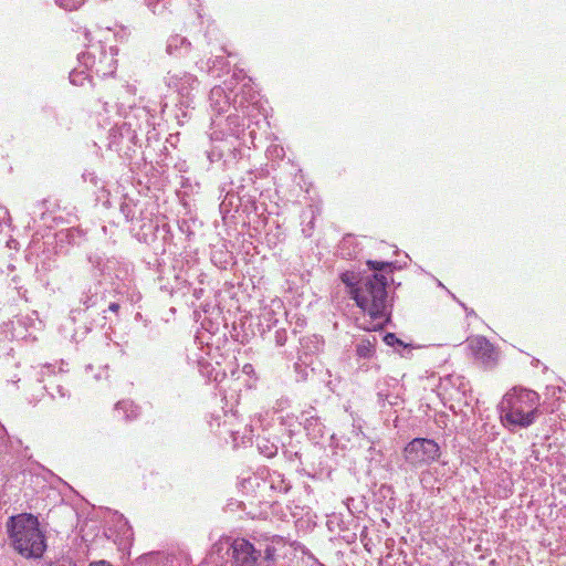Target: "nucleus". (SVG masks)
<instances>
[{"mask_svg": "<svg viewBox=\"0 0 566 566\" xmlns=\"http://www.w3.org/2000/svg\"><path fill=\"white\" fill-rule=\"evenodd\" d=\"M374 274L361 277L354 284L348 273L342 275L343 282L350 287V293L356 304L369 315L371 322L364 326L365 329L376 331L382 328L389 319V305L387 298V277L382 274L391 271L390 262L367 261Z\"/></svg>", "mask_w": 566, "mask_h": 566, "instance_id": "obj_1", "label": "nucleus"}, {"mask_svg": "<svg viewBox=\"0 0 566 566\" xmlns=\"http://www.w3.org/2000/svg\"><path fill=\"white\" fill-rule=\"evenodd\" d=\"M539 407L541 398L536 391L514 387L503 396L499 405L501 421L510 431L528 428L542 415Z\"/></svg>", "mask_w": 566, "mask_h": 566, "instance_id": "obj_2", "label": "nucleus"}, {"mask_svg": "<svg viewBox=\"0 0 566 566\" xmlns=\"http://www.w3.org/2000/svg\"><path fill=\"white\" fill-rule=\"evenodd\" d=\"M254 103H248L241 98L234 99V114H230L226 119L213 118L211 123L210 138L213 143L221 142L223 146L216 155L214 151L209 154V159H220L226 153L231 154L234 158L240 154V147L245 143L244 140V126L243 118L251 116L255 109Z\"/></svg>", "mask_w": 566, "mask_h": 566, "instance_id": "obj_3", "label": "nucleus"}, {"mask_svg": "<svg viewBox=\"0 0 566 566\" xmlns=\"http://www.w3.org/2000/svg\"><path fill=\"white\" fill-rule=\"evenodd\" d=\"M76 41L80 42L78 46L86 49L77 53L78 69H73V75L76 73L78 76L84 74L85 71L95 70L97 75H107L114 73L116 69V60L114 55L116 50L111 46L107 52L101 42L93 43L91 34L86 29L76 30ZM91 76L87 75L86 78ZM85 80V77H84ZM83 85V78L76 80L73 76V85Z\"/></svg>", "mask_w": 566, "mask_h": 566, "instance_id": "obj_4", "label": "nucleus"}, {"mask_svg": "<svg viewBox=\"0 0 566 566\" xmlns=\"http://www.w3.org/2000/svg\"><path fill=\"white\" fill-rule=\"evenodd\" d=\"M8 532L17 552L27 558H39L46 548L45 537L39 521L31 514H20L10 518Z\"/></svg>", "mask_w": 566, "mask_h": 566, "instance_id": "obj_5", "label": "nucleus"}, {"mask_svg": "<svg viewBox=\"0 0 566 566\" xmlns=\"http://www.w3.org/2000/svg\"><path fill=\"white\" fill-rule=\"evenodd\" d=\"M106 527L103 537L113 541L118 549L126 551L132 546L133 530L123 514L107 511L105 513Z\"/></svg>", "mask_w": 566, "mask_h": 566, "instance_id": "obj_6", "label": "nucleus"}, {"mask_svg": "<svg viewBox=\"0 0 566 566\" xmlns=\"http://www.w3.org/2000/svg\"><path fill=\"white\" fill-rule=\"evenodd\" d=\"M439 455V446L430 439L416 438L405 448L406 461L412 465L430 463L436 461Z\"/></svg>", "mask_w": 566, "mask_h": 566, "instance_id": "obj_7", "label": "nucleus"}, {"mask_svg": "<svg viewBox=\"0 0 566 566\" xmlns=\"http://www.w3.org/2000/svg\"><path fill=\"white\" fill-rule=\"evenodd\" d=\"M166 83L169 88L178 94L181 106L188 108L192 105L193 91L199 86L196 76L186 72L169 73L166 77Z\"/></svg>", "mask_w": 566, "mask_h": 566, "instance_id": "obj_8", "label": "nucleus"}, {"mask_svg": "<svg viewBox=\"0 0 566 566\" xmlns=\"http://www.w3.org/2000/svg\"><path fill=\"white\" fill-rule=\"evenodd\" d=\"M234 81H237L235 75L229 82H224V86L217 85L212 87V90L210 91V108L217 115L227 113L231 107L234 108V99H241V97L239 98L238 94H235L233 99L231 98V94L233 93L234 90ZM242 98L245 102V104L249 103L245 101L243 96Z\"/></svg>", "mask_w": 566, "mask_h": 566, "instance_id": "obj_9", "label": "nucleus"}, {"mask_svg": "<svg viewBox=\"0 0 566 566\" xmlns=\"http://www.w3.org/2000/svg\"><path fill=\"white\" fill-rule=\"evenodd\" d=\"M468 348L473 358L484 368L491 369L497 365L499 352L485 337L474 336L469 338Z\"/></svg>", "mask_w": 566, "mask_h": 566, "instance_id": "obj_10", "label": "nucleus"}, {"mask_svg": "<svg viewBox=\"0 0 566 566\" xmlns=\"http://www.w3.org/2000/svg\"><path fill=\"white\" fill-rule=\"evenodd\" d=\"M232 566H259L260 553L244 538H235L230 546Z\"/></svg>", "mask_w": 566, "mask_h": 566, "instance_id": "obj_11", "label": "nucleus"}, {"mask_svg": "<svg viewBox=\"0 0 566 566\" xmlns=\"http://www.w3.org/2000/svg\"><path fill=\"white\" fill-rule=\"evenodd\" d=\"M78 533L82 542L85 543L86 547L90 548L95 539H104L105 537L99 536V520L98 513L95 510H91L85 518L78 514Z\"/></svg>", "mask_w": 566, "mask_h": 566, "instance_id": "obj_12", "label": "nucleus"}, {"mask_svg": "<svg viewBox=\"0 0 566 566\" xmlns=\"http://www.w3.org/2000/svg\"><path fill=\"white\" fill-rule=\"evenodd\" d=\"M284 314L283 303L279 298H273L261 308L260 321L265 328L271 329L279 322V317Z\"/></svg>", "mask_w": 566, "mask_h": 566, "instance_id": "obj_13", "label": "nucleus"}, {"mask_svg": "<svg viewBox=\"0 0 566 566\" xmlns=\"http://www.w3.org/2000/svg\"><path fill=\"white\" fill-rule=\"evenodd\" d=\"M115 417L124 420L136 419L139 415L138 407L130 400L118 401L115 406Z\"/></svg>", "mask_w": 566, "mask_h": 566, "instance_id": "obj_14", "label": "nucleus"}, {"mask_svg": "<svg viewBox=\"0 0 566 566\" xmlns=\"http://www.w3.org/2000/svg\"><path fill=\"white\" fill-rule=\"evenodd\" d=\"M49 388L52 395L56 391L61 397H65L69 391L67 376L63 374L54 376L49 382Z\"/></svg>", "mask_w": 566, "mask_h": 566, "instance_id": "obj_15", "label": "nucleus"}, {"mask_svg": "<svg viewBox=\"0 0 566 566\" xmlns=\"http://www.w3.org/2000/svg\"><path fill=\"white\" fill-rule=\"evenodd\" d=\"M375 343H376V338L373 337V339H361L357 345H356V355L357 357L359 358H364V359H369L374 356L375 354Z\"/></svg>", "mask_w": 566, "mask_h": 566, "instance_id": "obj_16", "label": "nucleus"}, {"mask_svg": "<svg viewBox=\"0 0 566 566\" xmlns=\"http://www.w3.org/2000/svg\"><path fill=\"white\" fill-rule=\"evenodd\" d=\"M190 42L178 34L171 35L167 42V52L169 54H176L178 51H188Z\"/></svg>", "mask_w": 566, "mask_h": 566, "instance_id": "obj_17", "label": "nucleus"}, {"mask_svg": "<svg viewBox=\"0 0 566 566\" xmlns=\"http://www.w3.org/2000/svg\"><path fill=\"white\" fill-rule=\"evenodd\" d=\"M251 430L248 427H244V430L241 432L240 430H231L230 434L232 437L233 443L235 447L240 444H244L247 441L251 439Z\"/></svg>", "mask_w": 566, "mask_h": 566, "instance_id": "obj_18", "label": "nucleus"}, {"mask_svg": "<svg viewBox=\"0 0 566 566\" xmlns=\"http://www.w3.org/2000/svg\"><path fill=\"white\" fill-rule=\"evenodd\" d=\"M145 4L154 14H161L167 9L166 0H145Z\"/></svg>", "mask_w": 566, "mask_h": 566, "instance_id": "obj_19", "label": "nucleus"}, {"mask_svg": "<svg viewBox=\"0 0 566 566\" xmlns=\"http://www.w3.org/2000/svg\"><path fill=\"white\" fill-rule=\"evenodd\" d=\"M203 368H205L203 363H201V373L205 374L208 377V379L213 380V381H219L220 375L222 377L226 375L224 373L214 371L213 369L210 371H205Z\"/></svg>", "mask_w": 566, "mask_h": 566, "instance_id": "obj_20", "label": "nucleus"}, {"mask_svg": "<svg viewBox=\"0 0 566 566\" xmlns=\"http://www.w3.org/2000/svg\"><path fill=\"white\" fill-rule=\"evenodd\" d=\"M384 340L389 346H394L396 344L402 345V342L399 338H397V336L392 333H387L384 336Z\"/></svg>", "mask_w": 566, "mask_h": 566, "instance_id": "obj_21", "label": "nucleus"}, {"mask_svg": "<svg viewBox=\"0 0 566 566\" xmlns=\"http://www.w3.org/2000/svg\"><path fill=\"white\" fill-rule=\"evenodd\" d=\"M304 426H305L306 430H310L311 426L319 427L321 423L318 422L317 419H315L314 417L311 416V417H305L304 418Z\"/></svg>", "mask_w": 566, "mask_h": 566, "instance_id": "obj_22", "label": "nucleus"}, {"mask_svg": "<svg viewBox=\"0 0 566 566\" xmlns=\"http://www.w3.org/2000/svg\"><path fill=\"white\" fill-rule=\"evenodd\" d=\"M56 4L61 8H64L65 10H69L71 0H55Z\"/></svg>", "mask_w": 566, "mask_h": 566, "instance_id": "obj_23", "label": "nucleus"}, {"mask_svg": "<svg viewBox=\"0 0 566 566\" xmlns=\"http://www.w3.org/2000/svg\"><path fill=\"white\" fill-rule=\"evenodd\" d=\"M276 450H277V449H276V447H275V446H271L270 448H265V451H266V452H265V455H266L268 458H271V457H273V455L276 453Z\"/></svg>", "mask_w": 566, "mask_h": 566, "instance_id": "obj_24", "label": "nucleus"}, {"mask_svg": "<svg viewBox=\"0 0 566 566\" xmlns=\"http://www.w3.org/2000/svg\"><path fill=\"white\" fill-rule=\"evenodd\" d=\"M274 553H275V549H274L273 547L268 546V547L265 548V557H266L268 559H272V558H273V556H274Z\"/></svg>", "mask_w": 566, "mask_h": 566, "instance_id": "obj_25", "label": "nucleus"}, {"mask_svg": "<svg viewBox=\"0 0 566 566\" xmlns=\"http://www.w3.org/2000/svg\"><path fill=\"white\" fill-rule=\"evenodd\" d=\"M109 311L112 312H117L118 308H119V304L118 303H111L109 306H108Z\"/></svg>", "mask_w": 566, "mask_h": 566, "instance_id": "obj_26", "label": "nucleus"}, {"mask_svg": "<svg viewBox=\"0 0 566 566\" xmlns=\"http://www.w3.org/2000/svg\"><path fill=\"white\" fill-rule=\"evenodd\" d=\"M83 1H84V0H78V1L73 0V4H72L73 10H74V9H76V6H77V4L83 3Z\"/></svg>", "mask_w": 566, "mask_h": 566, "instance_id": "obj_27", "label": "nucleus"}, {"mask_svg": "<svg viewBox=\"0 0 566 566\" xmlns=\"http://www.w3.org/2000/svg\"><path fill=\"white\" fill-rule=\"evenodd\" d=\"M0 213H2L3 216H6V214H8V211H7V209H4V208H0Z\"/></svg>", "mask_w": 566, "mask_h": 566, "instance_id": "obj_28", "label": "nucleus"}, {"mask_svg": "<svg viewBox=\"0 0 566 566\" xmlns=\"http://www.w3.org/2000/svg\"><path fill=\"white\" fill-rule=\"evenodd\" d=\"M287 490H289V486H287V485L280 486V491H284V492H286Z\"/></svg>", "mask_w": 566, "mask_h": 566, "instance_id": "obj_29", "label": "nucleus"}]
</instances>
